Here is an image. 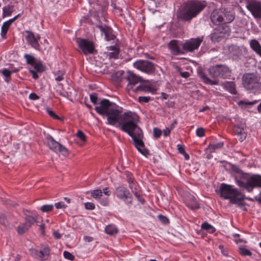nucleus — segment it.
I'll use <instances>...</instances> for the list:
<instances>
[{
  "mask_svg": "<svg viewBox=\"0 0 261 261\" xmlns=\"http://www.w3.org/2000/svg\"><path fill=\"white\" fill-rule=\"evenodd\" d=\"M95 111L103 117H107L106 123L114 126L127 133L133 139L135 146L143 155L149 154L143 141V133L138 125V115L132 111L122 114L123 109L107 99H102L99 105L95 107Z\"/></svg>",
  "mask_w": 261,
  "mask_h": 261,
  "instance_id": "f257e3e1",
  "label": "nucleus"
},
{
  "mask_svg": "<svg viewBox=\"0 0 261 261\" xmlns=\"http://www.w3.org/2000/svg\"><path fill=\"white\" fill-rule=\"evenodd\" d=\"M231 169L237 174L234 176L236 183L240 188L245 189L248 192H252L254 188H261L260 175H251L244 173L239 167L235 165L232 166Z\"/></svg>",
  "mask_w": 261,
  "mask_h": 261,
  "instance_id": "f03ea898",
  "label": "nucleus"
},
{
  "mask_svg": "<svg viewBox=\"0 0 261 261\" xmlns=\"http://www.w3.org/2000/svg\"><path fill=\"white\" fill-rule=\"evenodd\" d=\"M205 1H193L184 4L177 11V17L184 21H190L206 7Z\"/></svg>",
  "mask_w": 261,
  "mask_h": 261,
  "instance_id": "7ed1b4c3",
  "label": "nucleus"
},
{
  "mask_svg": "<svg viewBox=\"0 0 261 261\" xmlns=\"http://www.w3.org/2000/svg\"><path fill=\"white\" fill-rule=\"evenodd\" d=\"M219 190L221 196L225 199H229L230 202L233 204L239 203L245 198L241 192L238 189L233 188L230 185L223 183L221 185Z\"/></svg>",
  "mask_w": 261,
  "mask_h": 261,
  "instance_id": "20e7f679",
  "label": "nucleus"
},
{
  "mask_svg": "<svg viewBox=\"0 0 261 261\" xmlns=\"http://www.w3.org/2000/svg\"><path fill=\"white\" fill-rule=\"evenodd\" d=\"M242 84L245 89L254 93L261 91L260 77L257 74L244 73L242 76Z\"/></svg>",
  "mask_w": 261,
  "mask_h": 261,
  "instance_id": "39448f33",
  "label": "nucleus"
},
{
  "mask_svg": "<svg viewBox=\"0 0 261 261\" xmlns=\"http://www.w3.org/2000/svg\"><path fill=\"white\" fill-rule=\"evenodd\" d=\"M217 25L210 35L213 42H219L225 36H229L230 33V28L228 23H223Z\"/></svg>",
  "mask_w": 261,
  "mask_h": 261,
  "instance_id": "423d86ee",
  "label": "nucleus"
},
{
  "mask_svg": "<svg viewBox=\"0 0 261 261\" xmlns=\"http://www.w3.org/2000/svg\"><path fill=\"white\" fill-rule=\"evenodd\" d=\"M231 73V70L225 65H217L209 69V74L213 77L226 79Z\"/></svg>",
  "mask_w": 261,
  "mask_h": 261,
  "instance_id": "0eeeda50",
  "label": "nucleus"
},
{
  "mask_svg": "<svg viewBox=\"0 0 261 261\" xmlns=\"http://www.w3.org/2000/svg\"><path fill=\"white\" fill-rule=\"evenodd\" d=\"M45 143L48 148L56 153L60 152L64 156L67 155L69 154L68 149L65 146L55 141L49 135H46Z\"/></svg>",
  "mask_w": 261,
  "mask_h": 261,
  "instance_id": "6e6552de",
  "label": "nucleus"
},
{
  "mask_svg": "<svg viewBox=\"0 0 261 261\" xmlns=\"http://www.w3.org/2000/svg\"><path fill=\"white\" fill-rule=\"evenodd\" d=\"M50 252L49 247L45 244H41L39 250L35 249H30L31 255L41 261L47 259L50 255Z\"/></svg>",
  "mask_w": 261,
  "mask_h": 261,
  "instance_id": "1a4fd4ad",
  "label": "nucleus"
},
{
  "mask_svg": "<svg viewBox=\"0 0 261 261\" xmlns=\"http://www.w3.org/2000/svg\"><path fill=\"white\" fill-rule=\"evenodd\" d=\"M133 65L135 68L147 74H151L155 71L154 64L148 60H139Z\"/></svg>",
  "mask_w": 261,
  "mask_h": 261,
  "instance_id": "9d476101",
  "label": "nucleus"
},
{
  "mask_svg": "<svg viewBox=\"0 0 261 261\" xmlns=\"http://www.w3.org/2000/svg\"><path fill=\"white\" fill-rule=\"evenodd\" d=\"M125 79L128 82L126 89L130 93L131 92L134 93L136 85L142 81L141 77L137 75L130 71H128L125 75Z\"/></svg>",
  "mask_w": 261,
  "mask_h": 261,
  "instance_id": "9b49d317",
  "label": "nucleus"
},
{
  "mask_svg": "<svg viewBox=\"0 0 261 261\" xmlns=\"http://www.w3.org/2000/svg\"><path fill=\"white\" fill-rule=\"evenodd\" d=\"M246 7L255 19H261V2L257 0H247Z\"/></svg>",
  "mask_w": 261,
  "mask_h": 261,
  "instance_id": "f8f14e48",
  "label": "nucleus"
},
{
  "mask_svg": "<svg viewBox=\"0 0 261 261\" xmlns=\"http://www.w3.org/2000/svg\"><path fill=\"white\" fill-rule=\"evenodd\" d=\"M116 195L118 198L124 201L127 204L133 203V197L130 192L125 187H119L116 189Z\"/></svg>",
  "mask_w": 261,
  "mask_h": 261,
  "instance_id": "ddd939ff",
  "label": "nucleus"
},
{
  "mask_svg": "<svg viewBox=\"0 0 261 261\" xmlns=\"http://www.w3.org/2000/svg\"><path fill=\"white\" fill-rule=\"evenodd\" d=\"M203 38V37L189 39L182 44V48L186 51L193 52L199 48Z\"/></svg>",
  "mask_w": 261,
  "mask_h": 261,
  "instance_id": "4468645a",
  "label": "nucleus"
},
{
  "mask_svg": "<svg viewBox=\"0 0 261 261\" xmlns=\"http://www.w3.org/2000/svg\"><path fill=\"white\" fill-rule=\"evenodd\" d=\"M77 43L79 47L85 55L93 54L95 50L93 43L85 39H77Z\"/></svg>",
  "mask_w": 261,
  "mask_h": 261,
  "instance_id": "2eb2a0df",
  "label": "nucleus"
},
{
  "mask_svg": "<svg viewBox=\"0 0 261 261\" xmlns=\"http://www.w3.org/2000/svg\"><path fill=\"white\" fill-rule=\"evenodd\" d=\"M25 33L26 34L25 38L27 43L34 49L40 50L41 49L39 43V41L40 39V36L39 35H35L34 33L28 30L25 31Z\"/></svg>",
  "mask_w": 261,
  "mask_h": 261,
  "instance_id": "dca6fc26",
  "label": "nucleus"
},
{
  "mask_svg": "<svg viewBox=\"0 0 261 261\" xmlns=\"http://www.w3.org/2000/svg\"><path fill=\"white\" fill-rule=\"evenodd\" d=\"M182 44L177 40H171L168 44V47L171 54L173 55L183 54L184 51L181 48Z\"/></svg>",
  "mask_w": 261,
  "mask_h": 261,
  "instance_id": "f3484780",
  "label": "nucleus"
},
{
  "mask_svg": "<svg viewBox=\"0 0 261 261\" xmlns=\"http://www.w3.org/2000/svg\"><path fill=\"white\" fill-rule=\"evenodd\" d=\"M156 90L157 89L154 85L142 83L135 88L134 93L142 91L145 93L148 92L154 94L156 93Z\"/></svg>",
  "mask_w": 261,
  "mask_h": 261,
  "instance_id": "a211bd4d",
  "label": "nucleus"
},
{
  "mask_svg": "<svg viewBox=\"0 0 261 261\" xmlns=\"http://www.w3.org/2000/svg\"><path fill=\"white\" fill-rule=\"evenodd\" d=\"M223 15H224V14H223V11H222L221 8L214 10L211 15V20L212 22L217 25L223 23L224 20L222 17Z\"/></svg>",
  "mask_w": 261,
  "mask_h": 261,
  "instance_id": "6ab92c4d",
  "label": "nucleus"
},
{
  "mask_svg": "<svg viewBox=\"0 0 261 261\" xmlns=\"http://www.w3.org/2000/svg\"><path fill=\"white\" fill-rule=\"evenodd\" d=\"M98 28L100 31L105 34V39L107 41L114 40L115 36L113 34V30L110 27L106 25H99Z\"/></svg>",
  "mask_w": 261,
  "mask_h": 261,
  "instance_id": "aec40b11",
  "label": "nucleus"
},
{
  "mask_svg": "<svg viewBox=\"0 0 261 261\" xmlns=\"http://www.w3.org/2000/svg\"><path fill=\"white\" fill-rule=\"evenodd\" d=\"M221 9H222L223 14H224L222 15L223 19H224L223 23L228 24L232 22L235 18L234 12L223 7H221Z\"/></svg>",
  "mask_w": 261,
  "mask_h": 261,
  "instance_id": "412c9836",
  "label": "nucleus"
},
{
  "mask_svg": "<svg viewBox=\"0 0 261 261\" xmlns=\"http://www.w3.org/2000/svg\"><path fill=\"white\" fill-rule=\"evenodd\" d=\"M108 56L110 58L117 59L119 54V48L118 45H112L107 47Z\"/></svg>",
  "mask_w": 261,
  "mask_h": 261,
  "instance_id": "4be33fe9",
  "label": "nucleus"
},
{
  "mask_svg": "<svg viewBox=\"0 0 261 261\" xmlns=\"http://www.w3.org/2000/svg\"><path fill=\"white\" fill-rule=\"evenodd\" d=\"M223 88L232 94H237L236 85L233 82H225L222 84Z\"/></svg>",
  "mask_w": 261,
  "mask_h": 261,
  "instance_id": "5701e85b",
  "label": "nucleus"
},
{
  "mask_svg": "<svg viewBox=\"0 0 261 261\" xmlns=\"http://www.w3.org/2000/svg\"><path fill=\"white\" fill-rule=\"evenodd\" d=\"M250 46L252 50L261 57V45L259 42L255 39L251 40Z\"/></svg>",
  "mask_w": 261,
  "mask_h": 261,
  "instance_id": "b1692460",
  "label": "nucleus"
},
{
  "mask_svg": "<svg viewBox=\"0 0 261 261\" xmlns=\"http://www.w3.org/2000/svg\"><path fill=\"white\" fill-rule=\"evenodd\" d=\"M199 76L202 80L203 82L206 84L211 85H217L218 82L217 80H211L206 75V74L203 72L199 73Z\"/></svg>",
  "mask_w": 261,
  "mask_h": 261,
  "instance_id": "393cba45",
  "label": "nucleus"
},
{
  "mask_svg": "<svg viewBox=\"0 0 261 261\" xmlns=\"http://www.w3.org/2000/svg\"><path fill=\"white\" fill-rule=\"evenodd\" d=\"M105 232L109 235L114 236L118 233V229L115 225L109 224L105 227Z\"/></svg>",
  "mask_w": 261,
  "mask_h": 261,
  "instance_id": "a878e982",
  "label": "nucleus"
},
{
  "mask_svg": "<svg viewBox=\"0 0 261 261\" xmlns=\"http://www.w3.org/2000/svg\"><path fill=\"white\" fill-rule=\"evenodd\" d=\"M223 146V143L219 142L216 144L210 143L205 150L210 151V152H214L216 149H219L222 148Z\"/></svg>",
  "mask_w": 261,
  "mask_h": 261,
  "instance_id": "bb28decb",
  "label": "nucleus"
},
{
  "mask_svg": "<svg viewBox=\"0 0 261 261\" xmlns=\"http://www.w3.org/2000/svg\"><path fill=\"white\" fill-rule=\"evenodd\" d=\"M37 215L35 214L34 216L33 215H27L25 217V223L31 227L32 225H33L35 222H37Z\"/></svg>",
  "mask_w": 261,
  "mask_h": 261,
  "instance_id": "cd10ccee",
  "label": "nucleus"
},
{
  "mask_svg": "<svg viewBox=\"0 0 261 261\" xmlns=\"http://www.w3.org/2000/svg\"><path fill=\"white\" fill-rule=\"evenodd\" d=\"M30 227L29 225L25 222L20 224L16 228V230L19 234H22L26 232L30 228Z\"/></svg>",
  "mask_w": 261,
  "mask_h": 261,
  "instance_id": "c85d7f7f",
  "label": "nucleus"
},
{
  "mask_svg": "<svg viewBox=\"0 0 261 261\" xmlns=\"http://www.w3.org/2000/svg\"><path fill=\"white\" fill-rule=\"evenodd\" d=\"M187 206L191 210H197L199 207V204L196 199L192 197L191 201L187 203Z\"/></svg>",
  "mask_w": 261,
  "mask_h": 261,
  "instance_id": "c756f323",
  "label": "nucleus"
},
{
  "mask_svg": "<svg viewBox=\"0 0 261 261\" xmlns=\"http://www.w3.org/2000/svg\"><path fill=\"white\" fill-rule=\"evenodd\" d=\"M32 66L34 68V71L37 72H41L45 69V66L40 61H37Z\"/></svg>",
  "mask_w": 261,
  "mask_h": 261,
  "instance_id": "7c9ffc66",
  "label": "nucleus"
},
{
  "mask_svg": "<svg viewBox=\"0 0 261 261\" xmlns=\"http://www.w3.org/2000/svg\"><path fill=\"white\" fill-rule=\"evenodd\" d=\"M14 11V6L12 5H7L3 8L4 16H9L11 15Z\"/></svg>",
  "mask_w": 261,
  "mask_h": 261,
  "instance_id": "2f4dec72",
  "label": "nucleus"
},
{
  "mask_svg": "<svg viewBox=\"0 0 261 261\" xmlns=\"http://www.w3.org/2000/svg\"><path fill=\"white\" fill-rule=\"evenodd\" d=\"M201 228L211 233H214L216 230L215 228L212 225L206 222L202 224Z\"/></svg>",
  "mask_w": 261,
  "mask_h": 261,
  "instance_id": "473e14b6",
  "label": "nucleus"
},
{
  "mask_svg": "<svg viewBox=\"0 0 261 261\" xmlns=\"http://www.w3.org/2000/svg\"><path fill=\"white\" fill-rule=\"evenodd\" d=\"M10 27V25L7 22H4L1 28V36L4 38L6 37L7 31Z\"/></svg>",
  "mask_w": 261,
  "mask_h": 261,
  "instance_id": "72a5a7b5",
  "label": "nucleus"
},
{
  "mask_svg": "<svg viewBox=\"0 0 261 261\" xmlns=\"http://www.w3.org/2000/svg\"><path fill=\"white\" fill-rule=\"evenodd\" d=\"M24 58L25 59L27 64L32 66L37 61L35 58L31 55L25 54Z\"/></svg>",
  "mask_w": 261,
  "mask_h": 261,
  "instance_id": "f704fd0d",
  "label": "nucleus"
},
{
  "mask_svg": "<svg viewBox=\"0 0 261 261\" xmlns=\"http://www.w3.org/2000/svg\"><path fill=\"white\" fill-rule=\"evenodd\" d=\"M54 209V205L53 204H45L42 205L40 208V210L43 212V213H47L51 212Z\"/></svg>",
  "mask_w": 261,
  "mask_h": 261,
  "instance_id": "c9c22d12",
  "label": "nucleus"
},
{
  "mask_svg": "<svg viewBox=\"0 0 261 261\" xmlns=\"http://www.w3.org/2000/svg\"><path fill=\"white\" fill-rule=\"evenodd\" d=\"M102 195V191L100 189H96L93 190L91 192V196L95 199H99L101 198Z\"/></svg>",
  "mask_w": 261,
  "mask_h": 261,
  "instance_id": "e433bc0d",
  "label": "nucleus"
},
{
  "mask_svg": "<svg viewBox=\"0 0 261 261\" xmlns=\"http://www.w3.org/2000/svg\"><path fill=\"white\" fill-rule=\"evenodd\" d=\"M240 253L243 256H251L252 252L248 249L241 247H240Z\"/></svg>",
  "mask_w": 261,
  "mask_h": 261,
  "instance_id": "4c0bfd02",
  "label": "nucleus"
},
{
  "mask_svg": "<svg viewBox=\"0 0 261 261\" xmlns=\"http://www.w3.org/2000/svg\"><path fill=\"white\" fill-rule=\"evenodd\" d=\"M65 72L63 71H58L56 74L55 80L57 82H60L64 79Z\"/></svg>",
  "mask_w": 261,
  "mask_h": 261,
  "instance_id": "58836bf2",
  "label": "nucleus"
},
{
  "mask_svg": "<svg viewBox=\"0 0 261 261\" xmlns=\"http://www.w3.org/2000/svg\"><path fill=\"white\" fill-rule=\"evenodd\" d=\"M129 188L131 189L132 192L134 194L135 196H138L140 193V189L136 185L130 186Z\"/></svg>",
  "mask_w": 261,
  "mask_h": 261,
  "instance_id": "ea45409f",
  "label": "nucleus"
},
{
  "mask_svg": "<svg viewBox=\"0 0 261 261\" xmlns=\"http://www.w3.org/2000/svg\"><path fill=\"white\" fill-rule=\"evenodd\" d=\"M196 134L197 137L199 138L203 137L205 136V131L203 127H198L196 132Z\"/></svg>",
  "mask_w": 261,
  "mask_h": 261,
  "instance_id": "a19ab883",
  "label": "nucleus"
},
{
  "mask_svg": "<svg viewBox=\"0 0 261 261\" xmlns=\"http://www.w3.org/2000/svg\"><path fill=\"white\" fill-rule=\"evenodd\" d=\"M151 100L150 96H139L138 101L140 103H147Z\"/></svg>",
  "mask_w": 261,
  "mask_h": 261,
  "instance_id": "79ce46f5",
  "label": "nucleus"
},
{
  "mask_svg": "<svg viewBox=\"0 0 261 261\" xmlns=\"http://www.w3.org/2000/svg\"><path fill=\"white\" fill-rule=\"evenodd\" d=\"M63 255L65 258L68 259L70 260H73L74 259V255L67 251H64Z\"/></svg>",
  "mask_w": 261,
  "mask_h": 261,
  "instance_id": "37998d69",
  "label": "nucleus"
},
{
  "mask_svg": "<svg viewBox=\"0 0 261 261\" xmlns=\"http://www.w3.org/2000/svg\"><path fill=\"white\" fill-rule=\"evenodd\" d=\"M90 99L91 101L94 105L97 104V94L96 93H93L90 95Z\"/></svg>",
  "mask_w": 261,
  "mask_h": 261,
  "instance_id": "c03bdc74",
  "label": "nucleus"
},
{
  "mask_svg": "<svg viewBox=\"0 0 261 261\" xmlns=\"http://www.w3.org/2000/svg\"><path fill=\"white\" fill-rule=\"evenodd\" d=\"M159 220L164 224H168L169 223V219L167 217L163 216L162 215H159L158 216Z\"/></svg>",
  "mask_w": 261,
  "mask_h": 261,
  "instance_id": "a18cd8bd",
  "label": "nucleus"
},
{
  "mask_svg": "<svg viewBox=\"0 0 261 261\" xmlns=\"http://www.w3.org/2000/svg\"><path fill=\"white\" fill-rule=\"evenodd\" d=\"M256 102H257V100H253L252 101L241 100L238 102V103H239V105L243 104L246 106H247V105L253 106V105H255Z\"/></svg>",
  "mask_w": 261,
  "mask_h": 261,
  "instance_id": "49530a36",
  "label": "nucleus"
},
{
  "mask_svg": "<svg viewBox=\"0 0 261 261\" xmlns=\"http://www.w3.org/2000/svg\"><path fill=\"white\" fill-rule=\"evenodd\" d=\"M127 175V181L129 184V187H130V186H133L135 184L134 182V179L132 176V175L129 173H126Z\"/></svg>",
  "mask_w": 261,
  "mask_h": 261,
  "instance_id": "de8ad7c7",
  "label": "nucleus"
},
{
  "mask_svg": "<svg viewBox=\"0 0 261 261\" xmlns=\"http://www.w3.org/2000/svg\"><path fill=\"white\" fill-rule=\"evenodd\" d=\"M162 134V131L158 128H153V136L155 138H159Z\"/></svg>",
  "mask_w": 261,
  "mask_h": 261,
  "instance_id": "09e8293b",
  "label": "nucleus"
},
{
  "mask_svg": "<svg viewBox=\"0 0 261 261\" xmlns=\"http://www.w3.org/2000/svg\"><path fill=\"white\" fill-rule=\"evenodd\" d=\"M234 132L237 135L245 133L244 128L239 126H235L234 128Z\"/></svg>",
  "mask_w": 261,
  "mask_h": 261,
  "instance_id": "8fccbe9b",
  "label": "nucleus"
},
{
  "mask_svg": "<svg viewBox=\"0 0 261 261\" xmlns=\"http://www.w3.org/2000/svg\"><path fill=\"white\" fill-rule=\"evenodd\" d=\"M1 72L6 77H10L12 73V71L6 68L3 69Z\"/></svg>",
  "mask_w": 261,
  "mask_h": 261,
  "instance_id": "3c124183",
  "label": "nucleus"
},
{
  "mask_svg": "<svg viewBox=\"0 0 261 261\" xmlns=\"http://www.w3.org/2000/svg\"><path fill=\"white\" fill-rule=\"evenodd\" d=\"M77 136L82 141L85 142L86 140V137L83 132L81 130H78L77 133Z\"/></svg>",
  "mask_w": 261,
  "mask_h": 261,
  "instance_id": "603ef678",
  "label": "nucleus"
},
{
  "mask_svg": "<svg viewBox=\"0 0 261 261\" xmlns=\"http://www.w3.org/2000/svg\"><path fill=\"white\" fill-rule=\"evenodd\" d=\"M46 111H47V114L50 116L52 118H54V119H58L59 118V117H58V116L57 115H56L54 111H53L52 110H50L48 108H47L46 109Z\"/></svg>",
  "mask_w": 261,
  "mask_h": 261,
  "instance_id": "864d4df0",
  "label": "nucleus"
},
{
  "mask_svg": "<svg viewBox=\"0 0 261 261\" xmlns=\"http://www.w3.org/2000/svg\"><path fill=\"white\" fill-rule=\"evenodd\" d=\"M85 207L87 210H93L95 208V204L92 202H86L85 203Z\"/></svg>",
  "mask_w": 261,
  "mask_h": 261,
  "instance_id": "5fc2aeb1",
  "label": "nucleus"
},
{
  "mask_svg": "<svg viewBox=\"0 0 261 261\" xmlns=\"http://www.w3.org/2000/svg\"><path fill=\"white\" fill-rule=\"evenodd\" d=\"M55 206L56 207V208L59 209L65 208L66 207L67 205L65 204L63 202H59L55 203Z\"/></svg>",
  "mask_w": 261,
  "mask_h": 261,
  "instance_id": "6e6d98bb",
  "label": "nucleus"
},
{
  "mask_svg": "<svg viewBox=\"0 0 261 261\" xmlns=\"http://www.w3.org/2000/svg\"><path fill=\"white\" fill-rule=\"evenodd\" d=\"M0 223L4 226H7L8 224L7 220L3 215H0Z\"/></svg>",
  "mask_w": 261,
  "mask_h": 261,
  "instance_id": "4d7b16f0",
  "label": "nucleus"
},
{
  "mask_svg": "<svg viewBox=\"0 0 261 261\" xmlns=\"http://www.w3.org/2000/svg\"><path fill=\"white\" fill-rule=\"evenodd\" d=\"M99 203L103 206H107L109 204V201L107 198H100L98 199Z\"/></svg>",
  "mask_w": 261,
  "mask_h": 261,
  "instance_id": "13d9d810",
  "label": "nucleus"
},
{
  "mask_svg": "<svg viewBox=\"0 0 261 261\" xmlns=\"http://www.w3.org/2000/svg\"><path fill=\"white\" fill-rule=\"evenodd\" d=\"M177 149L178 151V152L181 154H182V153H185V152L184 147L180 144L177 145Z\"/></svg>",
  "mask_w": 261,
  "mask_h": 261,
  "instance_id": "bf43d9fd",
  "label": "nucleus"
},
{
  "mask_svg": "<svg viewBox=\"0 0 261 261\" xmlns=\"http://www.w3.org/2000/svg\"><path fill=\"white\" fill-rule=\"evenodd\" d=\"M29 98L31 100H35L39 98V97L35 93H31L29 95Z\"/></svg>",
  "mask_w": 261,
  "mask_h": 261,
  "instance_id": "052dcab7",
  "label": "nucleus"
},
{
  "mask_svg": "<svg viewBox=\"0 0 261 261\" xmlns=\"http://www.w3.org/2000/svg\"><path fill=\"white\" fill-rule=\"evenodd\" d=\"M238 136L239 137V140L241 142H242L246 139L247 135H246V133L245 132L242 134H239Z\"/></svg>",
  "mask_w": 261,
  "mask_h": 261,
  "instance_id": "680f3d73",
  "label": "nucleus"
},
{
  "mask_svg": "<svg viewBox=\"0 0 261 261\" xmlns=\"http://www.w3.org/2000/svg\"><path fill=\"white\" fill-rule=\"evenodd\" d=\"M234 241L236 243H241V242H243V240L242 239L239 238V234H235L234 236Z\"/></svg>",
  "mask_w": 261,
  "mask_h": 261,
  "instance_id": "e2e57ef3",
  "label": "nucleus"
},
{
  "mask_svg": "<svg viewBox=\"0 0 261 261\" xmlns=\"http://www.w3.org/2000/svg\"><path fill=\"white\" fill-rule=\"evenodd\" d=\"M20 14H18L16 16H15L14 17H13V18H11V19H10L9 20H8V21H7L6 22L9 24L10 25H11V24L19 17L20 16Z\"/></svg>",
  "mask_w": 261,
  "mask_h": 261,
  "instance_id": "0e129e2a",
  "label": "nucleus"
},
{
  "mask_svg": "<svg viewBox=\"0 0 261 261\" xmlns=\"http://www.w3.org/2000/svg\"><path fill=\"white\" fill-rule=\"evenodd\" d=\"M53 235L54 237L56 239H59L61 238V237L62 236L61 234H60L59 232H58L57 231H54L53 233Z\"/></svg>",
  "mask_w": 261,
  "mask_h": 261,
  "instance_id": "69168bd1",
  "label": "nucleus"
},
{
  "mask_svg": "<svg viewBox=\"0 0 261 261\" xmlns=\"http://www.w3.org/2000/svg\"><path fill=\"white\" fill-rule=\"evenodd\" d=\"M219 249L221 251V253L225 256H227L228 254L227 251L225 250L224 249V247L223 245H219Z\"/></svg>",
  "mask_w": 261,
  "mask_h": 261,
  "instance_id": "338daca9",
  "label": "nucleus"
},
{
  "mask_svg": "<svg viewBox=\"0 0 261 261\" xmlns=\"http://www.w3.org/2000/svg\"><path fill=\"white\" fill-rule=\"evenodd\" d=\"M180 75L182 77H184V78H188L190 76L189 72H187V71L181 72L180 73Z\"/></svg>",
  "mask_w": 261,
  "mask_h": 261,
  "instance_id": "774afa93",
  "label": "nucleus"
}]
</instances>
